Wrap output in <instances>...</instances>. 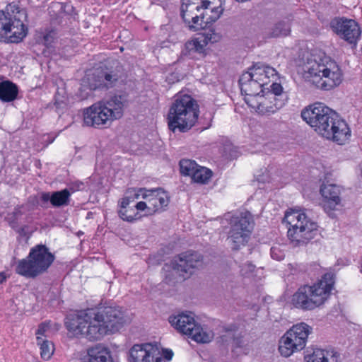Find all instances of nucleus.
Instances as JSON below:
<instances>
[{
	"label": "nucleus",
	"mask_w": 362,
	"mask_h": 362,
	"mask_svg": "<svg viewBox=\"0 0 362 362\" xmlns=\"http://www.w3.org/2000/svg\"><path fill=\"white\" fill-rule=\"evenodd\" d=\"M302 119L322 137L342 145L351 137L346 122L322 103H315L301 112Z\"/></svg>",
	"instance_id": "f257e3e1"
},
{
	"label": "nucleus",
	"mask_w": 362,
	"mask_h": 362,
	"mask_svg": "<svg viewBox=\"0 0 362 362\" xmlns=\"http://www.w3.org/2000/svg\"><path fill=\"white\" fill-rule=\"evenodd\" d=\"M304 70L312 78L317 88L329 90L338 86L343 80V74L334 60L325 53L311 54L307 59Z\"/></svg>",
	"instance_id": "f03ea898"
},
{
	"label": "nucleus",
	"mask_w": 362,
	"mask_h": 362,
	"mask_svg": "<svg viewBox=\"0 0 362 362\" xmlns=\"http://www.w3.org/2000/svg\"><path fill=\"white\" fill-rule=\"evenodd\" d=\"M126 102L122 95H114L83 110V123L87 127L106 129L124 114Z\"/></svg>",
	"instance_id": "7ed1b4c3"
},
{
	"label": "nucleus",
	"mask_w": 362,
	"mask_h": 362,
	"mask_svg": "<svg viewBox=\"0 0 362 362\" xmlns=\"http://www.w3.org/2000/svg\"><path fill=\"white\" fill-rule=\"evenodd\" d=\"M335 283V274L331 272L323 274L313 285H303L293 295V306L303 310H313L322 305L329 297Z\"/></svg>",
	"instance_id": "20e7f679"
},
{
	"label": "nucleus",
	"mask_w": 362,
	"mask_h": 362,
	"mask_svg": "<svg viewBox=\"0 0 362 362\" xmlns=\"http://www.w3.org/2000/svg\"><path fill=\"white\" fill-rule=\"evenodd\" d=\"M93 325L89 327L90 337L100 340L104 336L118 332L127 322L122 308L110 303H100L90 308Z\"/></svg>",
	"instance_id": "39448f33"
},
{
	"label": "nucleus",
	"mask_w": 362,
	"mask_h": 362,
	"mask_svg": "<svg viewBox=\"0 0 362 362\" xmlns=\"http://www.w3.org/2000/svg\"><path fill=\"white\" fill-rule=\"evenodd\" d=\"M199 114V106L195 99L187 94L177 96L168 112V128L174 133L187 132L196 124Z\"/></svg>",
	"instance_id": "423d86ee"
},
{
	"label": "nucleus",
	"mask_w": 362,
	"mask_h": 362,
	"mask_svg": "<svg viewBox=\"0 0 362 362\" xmlns=\"http://www.w3.org/2000/svg\"><path fill=\"white\" fill-rule=\"evenodd\" d=\"M55 259L49 248L42 244L32 247L26 258L18 261L15 272L28 279H35L47 272Z\"/></svg>",
	"instance_id": "0eeeda50"
},
{
	"label": "nucleus",
	"mask_w": 362,
	"mask_h": 362,
	"mask_svg": "<svg viewBox=\"0 0 362 362\" xmlns=\"http://www.w3.org/2000/svg\"><path fill=\"white\" fill-rule=\"evenodd\" d=\"M6 11H0V35L8 42L18 43L28 33V28L21 19L26 18V12L15 3L8 4Z\"/></svg>",
	"instance_id": "6e6552de"
},
{
	"label": "nucleus",
	"mask_w": 362,
	"mask_h": 362,
	"mask_svg": "<svg viewBox=\"0 0 362 362\" xmlns=\"http://www.w3.org/2000/svg\"><path fill=\"white\" fill-rule=\"evenodd\" d=\"M284 220L289 226L288 237L294 246L308 244L317 234V223L311 221L303 212L287 211Z\"/></svg>",
	"instance_id": "1a4fd4ad"
},
{
	"label": "nucleus",
	"mask_w": 362,
	"mask_h": 362,
	"mask_svg": "<svg viewBox=\"0 0 362 362\" xmlns=\"http://www.w3.org/2000/svg\"><path fill=\"white\" fill-rule=\"evenodd\" d=\"M127 75L122 64L117 60L109 66L95 69L87 76V86L90 90H107L117 86L126 79Z\"/></svg>",
	"instance_id": "9d476101"
},
{
	"label": "nucleus",
	"mask_w": 362,
	"mask_h": 362,
	"mask_svg": "<svg viewBox=\"0 0 362 362\" xmlns=\"http://www.w3.org/2000/svg\"><path fill=\"white\" fill-rule=\"evenodd\" d=\"M313 328L305 322L294 325L280 339L279 351L284 357H288L296 351L303 349Z\"/></svg>",
	"instance_id": "9b49d317"
},
{
	"label": "nucleus",
	"mask_w": 362,
	"mask_h": 362,
	"mask_svg": "<svg viewBox=\"0 0 362 362\" xmlns=\"http://www.w3.org/2000/svg\"><path fill=\"white\" fill-rule=\"evenodd\" d=\"M169 322L180 333L197 343H208L212 339V335L204 332L200 325L196 322L192 313H182L177 316L170 317Z\"/></svg>",
	"instance_id": "f8f14e48"
},
{
	"label": "nucleus",
	"mask_w": 362,
	"mask_h": 362,
	"mask_svg": "<svg viewBox=\"0 0 362 362\" xmlns=\"http://www.w3.org/2000/svg\"><path fill=\"white\" fill-rule=\"evenodd\" d=\"M93 317L90 308L81 310L77 313H71L65 317L64 325L72 337H85L90 341H98L89 337V327L93 325Z\"/></svg>",
	"instance_id": "ddd939ff"
},
{
	"label": "nucleus",
	"mask_w": 362,
	"mask_h": 362,
	"mask_svg": "<svg viewBox=\"0 0 362 362\" xmlns=\"http://www.w3.org/2000/svg\"><path fill=\"white\" fill-rule=\"evenodd\" d=\"M333 31L341 39L350 45L356 46L361 31L358 23L353 19L346 18H334L331 21Z\"/></svg>",
	"instance_id": "4468645a"
},
{
	"label": "nucleus",
	"mask_w": 362,
	"mask_h": 362,
	"mask_svg": "<svg viewBox=\"0 0 362 362\" xmlns=\"http://www.w3.org/2000/svg\"><path fill=\"white\" fill-rule=\"evenodd\" d=\"M202 255L198 252L188 250L180 253L171 262V267L184 278L189 277L194 269L202 265Z\"/></svg>",
	"instance_id": "2eb2a0df"
},
{
	"label": "nucleus",
	"mask_w": 362,
	"mask_h": 362,
	"mask_svg": "<svg viewBox=\"0 0 362 362\" xmlns=\"http://www.w3.org/2000/svg\"><path fill=\"white\" fill-rule=\"evenodd\" d=\"M139 192H141L142 198L146 199L149 204V215L164 211L169 204L170 197L168 193L161 188L151 189L141 188Z\"/></svg>",
	"instance_id": "dca6fc26"
},
{
	"label": "nucleus",
	"mask_w": 362,
	"mask_h": 362,
	"mask_svg": "<svg viewBox=\"0 0 362 362\" xmlns=\"http://www.w3.org/2000/svg\"><path fill=\"white\" fill-rule=\"evenodd\" d=\"M153 346L149 343L134 344L129 351V362H165L160 356H155Z\"/></svg>",
	"instance_id": "f3484780"
},
{
	"label": "nucleus",
	"mask_w": 362,
	"mask_h": 362,
	"mask_svg": "<svg viewBox=\"0 0 362 362\" xmlns=\"http://www.w3.org/2000/svg\"><path fill=\"white\" fill-rule=\"evenodd\" d=\"M342 188L335 184L323 183L320 187V194L323 197L325 211H334L341 204Z\"/></svg>",
	"instance_id": "a211bd4d"
},
{
	"label": "nucleus",
	"mask_w": 362,
	"mask_h": 362,
	"mask_svg": "<svg viewBox=\"0 0 362 362\" xmlns=\"http://www.w3.org/2000/svg\"><path fill=\"white\" fill-rule=\"evenodd\" d=\"M286 103L284 98H274L271 96H260L257 105L250 104V107L255 110L260 115H271L281 108H282Z\"/></svg>",
	"instance_id": "6ab92c4d"
},
{
	"label": "nucleus",
	"mask_w": 362,
	"mask_h": 362,
	"mask_svg": "<svg viewBox=\"0 0 362 362\" xmlns=\"http://www.w3.org/2000/svg\"><path fill=\"white\" fill-rule=\"evenodd\" d=\"M239 85L242 94L248 97H257L263 92L264 86L261 82L252 78L249 73H243L239 79Z\"/></svg>",
	"instance_id": "aec40b11"
},
{
	"label": "nucleus",
	"mask_w": 362,
	"mask_h": 362,
	"mask_svg": "<svg viewBox=\"0 0 362 362\" xmlns=\"http://www.w3.org/2000/svg\"><path fill=\"white\" fill-rule=\"evenodd\" d=\"M246 72L261 82L264 86L268 84L271 77L274 78L277 75V71L273 67L261 63L254 64Z\"/></svg>",
	"instance_id": "412c9836"
},
{
	"label": "nucleus",
	"mask_w": 362,
	"mask_h": 362,
	"mask_svg": "<svg viewBox=\"0 0 362 362\" xmlns=\"http://www.w3.org/2000/svg\"><path fill=\"white\" fill-rule=\"evenodd\" d=\"M211 40V37L208 35L194 38L192 40L187 41L185 45V49L182 51L183 55L194 57V53L204 54L205 52V47L208 41Z\"/></svg>",
	"instance_id": "4be33fe9"
},
{
	"label": "nucleus",
	"mask_w": 362,
	"mask_h": 362,
	"mask_svg": "<svg viewBox=\"0 0 362 362\" xmlns=\"http://www.w3.org/2000/svg\"><path fill=\"white\" fill-rule=\"evenodd\" d=\"M340 354L333 349H316L305 356L306 362H339Z\"/></svg>",
	"instance_id": "5701e85b"
},
{
	"label": "nucleus",
	"mask_w": 362,
	"mask_h": 362,
	"mask_svg": "<svg viewBox=\"0 0 362 362\" xmlns=\"http://www.w3.org/2000/svg\"><path fill=\"white\" fill-rule=\"evenodd\" d=\"M238 223H230V229L228 232V240L230 243L231 248L234 250H238L241 246H244L248 242L250 236L247 235L245 232L243 234L238 232L240 225Z\"/></svg>",
	"instance_id": "b1692460"
},
{
	"label": "nucleus",
	"mask_w": 362,
	"mask_h": 362,
	"mask_svg": "<svg viewBox=\"0 0 362 362\" xmlns=\"http://www.w3.org/2000/svg\"><path fill=\"white\" fill-rule=\"evenodd\" d=\"M26 210V206L24 204L17 206L12 212L8 213L5 220L8 225L18 233H22L24 228L21 226V221Z\"/></svg>",
	"instance_id": "393cba45"
},
{
	"label": "nucleus",
	"mask_w": 362,
	"mask_h": 362,
	"mask_svg": "<svg viewBox=\"0 0 362 362\" xmlns=\"http://www.w3.org/2000/svg\"><path fill=\"white\" fill-rule=\"evenodd\" d=\"M230 223H238L237 225H240L238 233L243 234L242 232H245L247 235L250 236L253 228V218L252 214L245 211L244 213H241L240 215L233 216L231 219Z\"/></svg>",
	"instance_id": "a878e982"
},
{
	"label": "nucleus",
	"mask_w": 362,
	"mask_h": 362,
	"mask_svg": "<svg viewBox=\"0 0 362 362\" xmlns=\"http://www.w3.org/2000/svg\"><path fill=\"white\" fill-rule=\"evenodd\" d=\"M18 88L10 81L0 82V100L3 102H11L17 98Z\"/></svg>",
	"instance_id": "bb28decb"
},
{
	"label": "nucleus",
	"mask_w": 362,
	"mask_h": 362,
	"mask_svg": "<svg viewBox=\"0 0 362 362\" xmlns=\"http://www.w3.org/2000/svg\"><path fill=\"white\" fill-rule=\"evenodd\" d=\"M201 6L195 0H182L180 8V15L184 22L187 25L191 23V18L194 16V11H199Z\"/></svg>",
	"instance_id": "cd10ccee"
},
{
	"label": "nucleus",
	"mask_w": 362,
	"mask_h": 362,
	"mask_svg": "<svg viewBox=\"0 0 362 362\" xmlns=\"http://www.w3.org/2000/svg\"><path fill=\"white\" fill-rule=\"evenodd\" d=\"M209 16L207 13L202 14L199 17L197 14H194V16L191 18V23L187 24L189 29L192 31H198L204 30L208 27L209 24H211L214 21L208 20Z\"/></svg>",
	"instance_id": "c85d7f7f"
},
{
	"label": "nucleus",
	"mask_w": 362,
	"mask_h": 362,
	"mask_svg": "<svg viewBox=\"0 0 362 362\" xmlns=\"http://www.w3.org/2000/svg\"><path fill=\"white\" fill-rule=\"evenodd\" d=\"M70 196L71 193L68 189L53 192L52 193L51 204L54 207L66 206L69 204Z\"/></svg>",
	"instance_id": "c756f323"
},
{
	"label": "nucleus",
	"mask_w": 362,
	"mask_h": 362,
	"mask_svg": "<svg viewBox=\"0 0 362 362\" xmlns=\"http://www.w3.org/2000/svg\"><path fill=\"white\" fill-rule=\"evenodd\" d=\"M212 175V172L209 169L198 165L193 171L192 180L194 182L205 184L206 183Z\"/></svg>",
	"instance_id": "7c9ffc66"
},
{
	"label": "nucleus",
	"mask_w": 362,
	"mask_h": 362,
	"mask_svg": "<svg viewBox=\"0 0 362 362\" xmlns=\"http://www.w3.org/2000/svg\"><path fill=\"white\" fill-rule=\"evenodd\" d=\"M291 33V25L288 21H281L276 23L272 28L270 36L278 37L281 36H287Z\"/></svg>",
	"instance_id": "2f4dec72"
},
{
	"label": "nucleus",
	"mask_w": 362,
	"mask_h": 362,
	"mask_svg": "<svg viewBox=\"0 0 362 362\" xmlns=\"http://www.w3.org/2000/svg\"><path fill=\"white\" fill-rule=\"evenodd\" d=\"M236 331L235 326H231L226 328L227 334L223 335V340L226 342L231 341L235 348L242 347L243 346V340L242 337H235L234 332Z\"/></svg>",
	"instance_id": "473e14b6"
},
{
	"label": "nucleus",
	"mask_w": 362,
	"mask_h": 362,
	"mask_svg": "<svg viewBox=\"0 0 362 362\" xmlns=\"http://www.w3.org/2000/svg\"><path fill=\"white\" fill-rule=\"evenodd\" d=\"M180 173L185 176H192L193 171H195L198 165L195 161L189 159H182L180 161Z\"/></svg>",
	"instance_id": "72a5a7b5"
},
{
	"label": "nucleus",
	"mask_w": 362,
	"mask_h": 362,
	"mask_svg": "<svg viewBox=\"0 0 362 362\" xmlns=\"http://www.w3.org/2000/svg\"><path fill=\"white\" fill-rule=\"evenodd\" d=\"M38 344L40 345V355L45 360H49L54 353L53 344L48 340H43L42 343L37 337Z\"/></svg>",
	"instance_id": "f704fd0d"
},
{
	"label": "nucleus",
	"mask_w": 362,
	"mask_h": 362,
	"mask_svg": "<svg viewBox=\"0 0 362 362\" xmlns=\"http://www.w3.org/2000/svg\"><path fill=\"white\" fill-rule=\"evenodd\" d=\"M119 217L126 221L132 222L139 218V213L135 211L134 208H124L118 211Z\"/></svg>",
	"instance_id": "c9c22d12"
},
{
	"label": "nucleus",
	"mask_w": 362,
	"mask_h": 362,
	"mask_svg": "<svg viewBox=\"0 0 362 362\" xmlns=\"http://www.w3.org/2000/svg\"><path fill=\"white\" fill-rule=\"evenodd\" d=\"M267 95L274 98H284L286 100V96L283 95V87L281 83L273 82L269 88Z\"/></svg>",
	"instance_id": "e433bc0d"
},
{
	"label": "nucleus",
	"mask_w": 362,
	"mask_h": 362,
	"mask_svg": "<svg viewBox=\"0 0 362 362\" xmlns=\"http://www.w3.org/2000/svg\"><path fill=\"white\" fill-rule=\"evenodd\" d=\"M127 194L128 195L122 199L120 202L121 209L127 208L130 202H134L136 199H138L140 195H141V192H139V189L138 191H129Z\"/></svg>",
	"instance_id": "4c0bfd02"
},
{
	"label": "nucleus",
	"mask_w": 362,
	"mask_h": 362,
	"mask_svg": "<svg viewBox=\"0 0 362 362\" xmlns=\"http://www.w3.org/2000/svg\"><path fill=\"white\" fill-rule=\"evenodd\" d=\"M56 33L54 30L46 33L42 37V42L47 48L52 47V43L55 40Z\"/></svg>",
	"instance_id": "58836bf2"
},
{
	"label": "nucleus",
	"mask_w": 362,
	"mask_h": 362,
	"mask_svg": "<svg viewBox=\"0 0 362 362\" xmlns=\"http://www.w3.org/2000/svg\"><path fill=\"white\" fill-rule=\"evenodd\" d=\"M84 188V183L81 181H74L71 182L69 185V188H67L70 193H74L76 191L82 190Z\"/></svg>",
	"instance_id": "ea45409f"
},
{
	"label": "nucleus",
	"mask_w": 362,
	"mask_h": 362,
	"mask_svg": "<svg viewBox=\"0 0 362 362\" xmlns=\"http://www.w3.org/2000/svg\"><path fill=\"white\" fill-rule=\"evenodd\" d=\"M271 257L274 259L280 261L284 258V254L279 247H272L271 248Z\"/></svg>",
	"instance_id": "a19ab883"
},
{
	"label": "nucleus",
	"mask_w": 362,
	"mask_h": 362,
	"mask_svg": "<svg viewBox=\"0 0 362 362\" xmlns=\"http://www.w3.org/2000/svg\"><path fill=\"white\" fill-rule=\"evenodd\" d=\"M54 106L57 112L59 114H61L63 113L64 110L66 109V103L64 99H58L57 96H55Z\"/></svg>",
	"instance_id": "79ce46f5"
},
{
	"label": "nucleus",
	"mask_w": 362,
	"mask_h": 362,
	"mask_svg": "<svg viewBox=\"0 0 362 362\" xmlns=\"http://www.w3.org/2000/svg\"><path fill=\"white\" fill-rule=\"evenodd\" d=\"M40 206L42 207H46L48 202H51L52 194L49 192H42L39 197Z\"/></svg>",
	"instance_id": "37998d69"
},
{
	"label": "nucleus",
	"mask_w": 362,
	"mask_h": 362,
	"mask_svg": "<svg viewBox=\"0 0 362 362\" xmlns=\"http://www.w3.org/2000/svg\"><path fill=\"white\" fill-rule=\"evenodd\" d=\"M134 207L136 210H139V211H144V210L146 209L147 210L146 215H149L148 214L149 204H148L147 202H139Z\"/></svg>",
	"instance_id": "c03bdc74"
},
{
	"label": "nucleus",
	"mask_w": 362,
	"mask_h": 362,
	"mask_svg": "<svg viewBox=\"0 0 362 362\" xmlns=\"http://www.w3.org/2000/svg\"><path fill=\"white\" fill-rule=\"evenodd\" d=\"M28 203L31 204V205H33V206H35V205H40V199H39V197L37 196H30V197H29L28 200Z\"/></svg>",
	"instance_id": "a18cd8bd"
},
{
	"label": "nucleus",
	"mask_w": 362,
	"mask_h": 362,
	"mask_svg": "<svg viewBox=\"0 0 362 362\" xmlns=\"http://www.w3.org/2000/svg\"><path fill=\"white\" fill-rule=\"evenodd\" d=\"M163 357L168 361H170L173 356V352L171 349H165L163 350Z\"/></svg>",
	"instance_id": "49530a36"
},
{
	"label": "nucleus",
	"mask_w": 362,
	"mask_h": 362,
	"mask_svg": "<svg viewBox=\"0 0 362 362\" xmlns=\"http://www.w3.org/2000/svg\"><path fill=\"white\" fill-rule=\"evenodd\" d=\"M245 102L250 107V104H254L257 105V103L259 102L256 100V97H249L247 98H245Z\"/></svg>",
	"instance_id": "de8ad7c7"
},
{
	"label": "nucleus",
	"mask_w": 362,
	"mask_h": 362,
	"mask_svg": "<svg viewBox=\"0 0 362 362\" xmlns=\"http://www.w3.org/2000/svg\"><path fill=\"white\" fill-rule=\"evenodd\" d=\"M7 275L4 272H0V284H3L7 279Z\"/></svg>",
	"instance_id": "09e8293b"
},
{
	"label": "nucleus",
	"mask_w": 362,
	"mask_h": 362,
	"mask_svg": "<svg viewBox=\"0 0 362 362\" xmlns=\"http://www.w3.org/2000/svg\"><path fill=\"white\" fill-rule=\"evenodd\" d=\"M247 266L250 272H253L255 268V266L251 263L247 264Z\"/></svg>",
	"instance_id": "8fccbe9b"
},
{
	"label": "nucleus",
	"mask_w": 362,
	"mask_h": 362,
	"mask_svg": "<svg viewBox=\"0 0 362 362\" xmlns=\"http://www.w3.org/2000/svg\"><path fill=\"white\" fill-rule=\"evenodd\" d=\"M36 334H41V329H40V327L37 329Z\"/></svg>",
	"instance_id": "3c124183"
}]
</instances>
